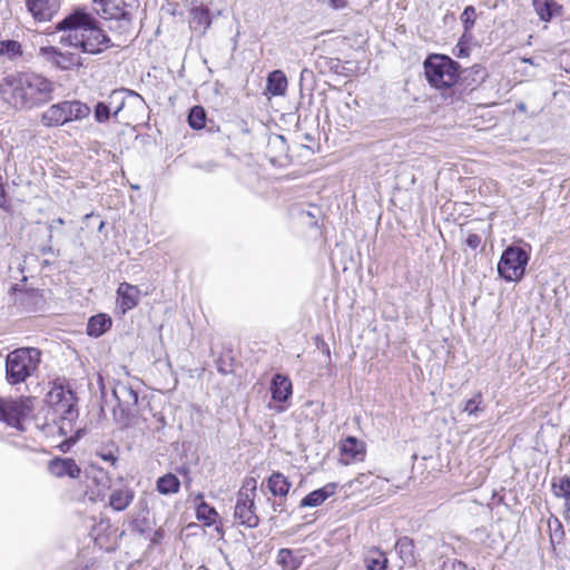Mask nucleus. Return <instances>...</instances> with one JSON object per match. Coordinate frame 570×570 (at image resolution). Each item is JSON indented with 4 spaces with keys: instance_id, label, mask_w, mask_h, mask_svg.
I'll return each mask as SVG.
<instances>
[{
    "instance_id": "20",
    "label": "nucleus",
    "mask_w": 570,
    "mask_h": 570,
    "mask_svg": "<svg viewBox=\"0 0 570 570\" xmlns=\"http://www.w3.org/2000/svg\"><path fill=\"white\" fill-rule=\"evenodd\" d=\"M268 92L273 96H282L287 89V78L282 70H274L267 77Z\"/></svg>"
},
{
    "instance_id": "30",
    "label": "nucleus",
    "mask_w": 570,
    "mask_h": 570,
    "mask_svg": "<svg viewBox=\"0 0 570 570\" xmlns=\"http://www.w3.org/2000/svg\"><path fill=\"white\" fill-rule=\"evenodd\" d=\"M22 56V47L16 40H1L0 41V57H6L9 60H16Z\"/></svg>"
},
{
    "instance_id": "38",
    "label": "nucleus",
    "mask_w": 570,
    "mask_h": 570,
    "mask_svg": "<svg viewBox=\"0 0 570 570\" xmlns=\"http://www.w3.org/2000/svg\"><path fill=\"white\" fill-rule=\"evenodd\" d=\"M95 482L98 485V492L97 495L104 497L105 492L110 488L111 480L110 478L100 471L98 475L94 478Z\"/></svg>"
},
{
    "instance_id": "26",
    "label": "nucleus",
    "mask_w": 570,
    "mask_h": 570,
    "mask_svg": "<svg viewBox=\"0 0 570 570\" xmlns=\"http://www.w3.org/2000/svg\"><path fill=\"white\" fill-rule=\"evenodd\" d=\"M387 562L385 553L379 549L370 550L364 558L367 570H386Z\"/></svg>"
},
{
    "instance_id": "33",
    "label": "nucleus",
    "mask_w": 570,
    "mask_h": 570,
    "mask_svg": "<svg viewBox=\"0 0 570 570\" xmlns=\"http://www.w3.org/2000/svg\"><path fill=\"white\" fill-rule=\"evenodd\" d=\"M196 514L197 519L204 520L207 525L215 523L218 515L216 510L204 501L197 505Z\"/></svg>"
},
{
    "instance_id": "7",
    "label": "nucleus",
    "mask_w": 570,
    "mask_h": 570,
    "mask_svg": "<svg viewBox=\"0 0 570 570\" xmlns=\"http://www.w3.org/2000/svg\"><path fill=\"white\" fill-rule=\"evenodd\" d=\"M117 400V407L114 409V420L121 428H128L137 414L138 394L128 384L118 383L112 390Z\"/></svg>"
},
{
    "instance_id": "17",
    "label": "nucleus",
    "mask_w": 570,
    "mask_h": 570,
    "mask_svg": "<svg viewBox=\"0 0 570 570\" xmlns=\"http://www.w3.org/2000/svg\"><path fill=\"white\" fill-rule=\"evenodd\" d=\"M336 491V484L328 483L325 487L312 491L309 494H307L303 500L301 501V508L306 507H318L321 505L327 498L333 495Z\"/></svg>"
},
{
    "instance_id": "39",
    "label": "nucleus",
    "mask_w": 570,
    "mask_h": 570,
    "mask_svg": "<svg viewBox=\"0 0 570 570\" xmlns=\"http://www.w3.org/2000/svg\"><path fill=\"white\" fill-rule=\"evenodd\" d=\"M465 244L472 248V249H476L480 244H481V237L476 234H469L466 239H465Z\"/></svg>"
},
{
    "instance_id": "29",
    "label": "nucleus",
    "mask_w": 570,
    "mask_h": 570,
    "mask_svg": "<svg viewBox=\"0 0 570 570\" xmlns=\"http://www.w3.org/2000/svg\"><path fill=\"white\" fill-rule=\"evenodd\" d=\"M552 492L556 497L562 498L566 500V505H569L570 502V476L563 475L560 478H554L552 480Z\"/></svg>"
},
{
    "instance_id": "21",
    "label": "nucleus",
    "mask_w": 570,
    "mask_h": 570,
    "mask_svg": "<svg viewBox=\"0 0 570 570\" xmlns=\"http://www.w3.org/2000/svg\"><path fill=\"white\" fill-rule=\"evenodd\" d=\"M136 95V92L126 90V89H116L110 92V95L105 100L108 105L110 111L112 112V117H117L118 114L124 109L126 104V95Z\"/></svg>"
},
{
    "instance_id": "46",
    "label": "nucleus",
    "mask_w": 570,
    "mask_h": 570,
    "mask_svg": "<svg viewBox=\"0 0 570 570\" xmlns=\"http://www.w3.org/2000/svg\"><path fill=\"white\" fill-rule=\"evenodd\" d=\"M518 109H519V110H521V111H524V110H525V105H524V102H520V104L518 105Z\"/></svg>"
},
{
    "instance_id": "37",
    "label": "nucleus",
    "mask_w": 570,
    "mask_h": 570,
    "mask_svg": "<svg viewBox=\"0 0 570 570\" xmlns=\"http://www.w3.org/2000/svg\"><path fill=\"white\" fill-rule=\"evenodd\" d=\"M112 112L110 111L106 101H99L94 110V117L97 122H106L109 120Z\"/></svg>"
},
{
    "instance_id": "8",
    "label": "nucleus",
    "mask_w": 570,
    "mask_h": 570,
    "mask_svg": "<svg viewBox=\"0 0 570 570\" xmlns=\"http://www.w3.org/2000/svg\"><path fill=\"white\" fill-rule=\"evenodd\" d=\"M529 255L520 247L509 246L502 253L498 264L499 275L508 282H515L522 278Z\"/></svg>"
},
{
    "instance_id": "12",
    "label": "nucleus",
    "mask_w": 570,
    "mask_h": 570,
    "mask_svg": "<svg viewBox=\"0 0 570 570\" xmlns=\"http://www.w3.org/2000/svg\"><path fill=\"white\" fill-rule=\"evenodd\" d=\"M140 299V289L129 283H120L117 288V303L122 314L136 307Z\"/></svg>"
},
{
    "instance_id": "41",
    "label": "nucleus",
    "mask_w": 570,
    "mask_h": 570,
    "mask_svg": "<svg viewBox=\"0 0 570 570\" xmlns=\"http://www.w3.org/2000/svg\"><path fill=\"white\" fill-rule=\"evenodd\" d=\"M330 4L333 9H343L347 6V0H330Z\"/></svg>"
},
{
    "instance_id": "2",
    "label": "nucleus",
    "mask_w": 570,
    "mask_h": 570,
    "mask_svg": "<svg viewBox=\"0 0 570 570\" xmlns=\"http://www.w3.org/2000/svg\"><path fill=\"white\" fill-rule=\"evenodd\" d=\"M62 32L59 43L80 49L85 53L98 55L111 47L110 38L97 26L96 19L83 10H75L56 27Z\"/></svg>"
},
{
    "instance_id": "34",
    "label": "nucleus",
    "mask_w": 570,
    "mask_h": 570,
    "mask_svg": "<svg viewBox=\"0 0 570 570\" xmlns=\"http://www.w3.org/2000/svg\"><path fill=\"white\" fill-rule=\"evenodd\" d=\"M188 124L194 129H202L206 124V112L200 106H195L188 115Z\"/></svg>"
},
{
    "instance_id": "15",
    "label": "nucleus",
    "mask_w": 570,
    "mask_h": 570,
    "mask_svg": "<svg viewBox=\"0 0 570 570\" xmlns=\"http://www.w3.org/2000/svg\"><path fill=\"white\" fill-rule=\"evenodd\" d=\"M272 399L276 402H286L292 396V382L282 374H275L271 384Z\"/></svg>"
},
{
    "instance_id": "48",
    "label": "nucleus",
    "mask_w": 570,
    "mask_h": 570,
    "mask_svg": "<svg viewBox=\"0 0 570 570\" xmlns=\"http://www.w3.org/2000/svg\"><path fill=\"white\" fill-rule=\"evenodd\" d=\"M554 523H556V525H557L558 528H561V523L559 522V520H558V519H556V520H554Z\"/></svg>"
},
{
    "instance_id": "18",
    "label": "nucleus",
    "mask_w": 570,
    "mask_h": 570,
    "mask_svg": "<svg viewBox=\"0 0 570 570\" xmlns=\"http://www.w3.org/2000/svg\"><path fill=\"white\" fill-rule=\"evenodd\" d=\"M303 562V556L299 551L282 548L277 552L276 563L283 570H297Z\"/></svg>"
},
{
    "instance_id": "9",
    "label": "nucleus",
    "mask_w": 570,
    "mask_h": 570,
    "mask_svg": "<svg viewBox=\"0 0 570 570\" xmlns=\"http://www.w3.org/2000/svg\"><path fill=\"white\" fill-rule=\"evenodd\" d=\"M255 487L249 490H239L236 497L234 518L236 522L246 528H256L259 518L255 512Z\"/></svg>"
},
{
    "instance_id": "36",
    "label": "nucleus",
    "mask_w": 570,
    "mask_h": 570,
    "mask_svg": "<svg viewBox=\"0 0 570 570\" xmlns=\"http://www.w3.org/2000/svg\"><path fill=\"white\" fill-rule=\"evenodd\" d=\"M482 394L478 392L472 399L468 400L464 404L463 412L469 415L476 416L480 412H483Z\"/></svg>"
},
{
    "instance_id": "47",
    "label": "nucleus",
    "mask_w": 570,
    "mask_h": 570,
    "mask_svg": "<svg viewBox=\"0 0 570 570\" xmlns=\"http://www.w3.org/2000/svg\"><path fill=\"white\" fill-rule=\"evenodd\" d=\"M55 222H56L57 224H59V225H63V224H65V219H63V218H61V217L57 218Z\"/></svg>"
},
{
    "instance_id": "14",
    "label": "nucleus",
    "mask_w": 570,
    "mask_h": 570,
    "mask_svg": "<svg viewBox=\"0 0 570 570\" xmlns=\"http://www.w3.org/2000/svg\"><path fill=\"white\" fill-rule=\"evenodd\" d=\"M48 469L49 472L57 478L69 476L71 479H77L80 476L81 473V469L78 466L75 460L70 458L52 459L49 462Z\"/></svg>"
},
{
    "instance_id": "16",
    "label": "nucleus",
    "mask_w": 570,
    "mask_h": 570,
    "mask_svg": "<svg viewBox=\"0 0 570 570\" xmlns=\"http://www.w3.org/2000/svg\"><path fill=\"white\" fill-rule=\"evenodd\" d=\"M134 498L135 493L130 488L116 489L109 495V505L112 510L120 512L131 504Z\"/></svg>"
},
{
    "instance_id": "3",
    "label": "nucleus",
    "mask_w": 570,
    "mask_h": 570,
    "mask_svg": "<svg viewBox=\"0 0 570 570\" xmlns=\"http://www.w3.org/2000/svg\"><path fill=\"white\" fill-rule=\"evenodd\" d=\"M41 351L36 347H19L6 357V381L10 385L26 382L39 370Z\"/></svg>"
},
{
    "instance_id": "23",
    "label": "nucleus",
    "mask_w": 570,
    "mask_h": 570,
    "mask_svg": "<svg viewBox=\"0 0 570 570\" xmlns=\"http://www.w3.org/2000/svg\"><path fill=\"white\" fill-rule=\"evenodd\" d=\"M111 326V318L105 314H98L89 318L87 333L90 336L98 337Z\"/></svg>"
},
{
    "instance_id": "27",
    "label": "nucleus",
    "mask_w": 570,
    "mask_h": 570,
    "mask_svg": "<svg viewBox=\"0 0 570 570\" xmlns=\"http://www.w3.org/2000/svg\"><path fill=\"white\" fill-rule=\"evenodd\" d=\"M533 9L542 21H549L559 10L554 0H533Z\"/></svg>"
},
{
    "instance_id": "4",
    "label": "nucleus",
    "mask_w": 570,
    "mask_h": 570,
    "mask_svg": "<svg viewBox=\"0 0 570 570\" xmlns=\"http://www.w3.org/2000/svg\"><path fill=\"white\" fill-rule=\"evenodd\" d=\"M95 11L109 22V29L119 35L128 33L132 27L136 0H94Z\"/></svg>"
},
{
    "instance_id": "32",
    "label": "nucleus",
    "mask_w": 570,
    "mask_h": 570,
    "mask_svg": "<svg viewBox=\"0 0 570 570\" xmlns=\"http://www.w3.org/2000/svg\"><path fill=\"white\" fill-rule=\"evenodd\" d=\"M191 23L196 24L195 28H203L206 30L210 26V18L208 9L197 7L191 10Z\"/></svg>"
},
{
    "instance_id": "40",
    "label": "nucleus",
    "mask_w": 570,
    "mask_h": 570,
    "mask_svg": "<svg viewBox=\"0 0 570 570\" xmlns=\"http://www.w3.org/2000/svg\"><path fill=\"white\" fill-rule=\"evenodd\" d=\"M99 456L104 460V461H107V462H110L112 465L117 462V456L111 452H100L99 453Z\"/></svg>"
},
{
    "instance_id": "11",
    "label": "nucleus",
    "mask_w": 570,
    "mask_h": 570,
    "mask_svg": "<svg viewBox=\"0 0 570 570\" xmlns=\"http://www.w3.org/2000/svg\"><path fill=\"white\" fill-rule=\"evenodd\" d=\"M26 4L32 17L40 22L50 21L59 11V0H26Z\"/></svg>"
},
{
    "instance_id": "5",
    "label": "nucleus",
    "mask_w": 570,
    "mask_h": 570,
    "mask_svg": "<svg viewBox=\"0 0 570 570\" xmlns=\"http://www.w3.org/2000/svg\"><path fill=\"white\" fill-rule=\"evenodd\" d=\"M47 402L53 411V421L60 422V431L68 434L78 419L77 397L69 386L53 384L47 395Z\"/></svg>"
},
{
    "instance_id": "28",
    "label": "nucleus",
    "mask_w": 570,
    "mask_h": 570,
    "mask_svg": "<svg viewBox=\"0 0 570 570\" xmlns=\"http://www.w3.org/2000/svg\"><path fill=\"white\" fill-rule=\"evenodd\" d=\"M83 66L80 55L75 52H60L56 68L60 70H71Z\"/></svg>"
},
{
    "instance_id": "6",
    "label": "nucleus",
    "mask_w": 570,
    "mask_h": 570,
    "mask_svg": "<svg viewBox=\"0 0 570 570\" xmlns=\"http://www.w3.org/2000/svg\"><path fill=\"white\" fill-rule=\"evenodd\" d=\"M459 63L444 55H431L424 61L428 81L435 88H450L459 79Z\"/></svg>"
},
{
    "instance_id": "22",
    "label": "nucleus",
    "mask_w": 570,
    "mask_h": 570,
    "mask_svg": "<svg viewBox=\"0 0 570 570\" xmlns=\"http://www.w3.org/2000/svg\"><path fill=\"white\" fill-rule=\"evenodd\" d=\"M68 122L80 121L89 117L91 109L90 107L80 100H66Z\"/></svg>"
},
{
    "instance_id": "35",
    "label": "nucleus",
    "mask_w": 570,
    "mask_h": 570,
    "mask_svg": "<svg viewBox=\"0 0 570 570\" xmlns=\"http://www.w3.org/2000/svg\"><path fill=\"white\" fill-rule=\"evenodd\" d=\"M60 52L61 50L53 46H43L39 48V56L52 67L57 66Z\"/></svg>"
},
{
    "instance_id": "43",
    "label": "nucleus",
    "mask_w": 570,
    "mask_h": 570,
    "mask_svg": "<svg viewBox=\"0 0 570 570\" xmlns=\"http://www.w3.org/2000/svg\"><path fill=\"white\" fill-rule=\"evenodd\" d=\"M474 8L470 6L464 9L463 16H465L466 19H469V17H471V14H474ZM465 22H468V20H465Z\"/></svg>"
},
{
    "instance_id": "24",
    "label": "nucleus",
    "mask_w": 570,
    "mask_h": 570,
    "mask_svg": "<svg viewBox=\"0 0 570 570\" xmlns=\"http://www.w3.org/2000/svg\"><path fill=\"white\" fill-rule=\"evenodd\" d=\"M341 451L351 460H363L364 456L363 443L353 436H348L342 442Z\"/></svg>"
},
{
    "instance_id": "1",
    "label": "nucleus",
    "mask_w": 570,
    "mask_h": 570,
    "mask_svg": "<svg viewBox=\"0 0 570 570\" xmlns=\"http://www.w3.org/2000/svg\"><path fill=\"white\" fill-rule=\"evenodd\" d=\"M55 82L41 73L19 71L0 80L1 99L16 110H30L52 100Z\"/></svg>"
},
{
    "instance_id": "13",
    "label": "nucleus",
    "mask_w": 570,
    "mask_h": 570,
    "mask_svg": "<svg viewBox=\"0 0 570 570\" xmlns=\"http://www.w3.org/2000/svg\"><path fill=\"white\" fill-rule=\"evenodd\" d=\"M41 124L45 127H59L68 122L67 101L51 105L41 114Z\"/></svg>"
},
{
    "instance_id": "19",
    "label": "nucleus",
    "mask_w": 570,
    "mask_h": 570,
    "mask_svg": "<svg viewBox=\"0 0 570 570\" xmlns=\"http://www.w3.org/2000/svg\"><path fill=\"white\" fill-rule=\"evenodd\" d=\"M292 483L281 472H274L267 480V488L274 497L284 498L288 494Z\"/></svg>"
},
{
    "instance_id": "42",
    "label": "nucleus",
    "mask_w": 570,
    "mask_h": 570,
    "mask_svg": "<svg viewBox=\"0 0 570 570\" xmlns=\"http://www.w3.org/2000/svg\"><path fill=\"white\" fill-rule=\"evenodd\" d=\"M253 482H254V487L256 488V480L254 478H246L245 479V484H244V487L240 490L253 489Z\"/></svg>"
},
{
    "instance_id": "10",
    "label": "nucleus",
    "mask_w": 570,
    "mask_h": 570,
    "mask_svg": "<svg viewBox=\"0 0 570 570\" xmlns=\"http://www.w3.org/2000/svg\"><path fill=\"white\" fill-rule=\"evenodd\" d=\"M30 411L28 401L0 397V421L9 426L21 429V422Z\"/></svg>"
},
{
    "instance_id": "44",
    "label": "nucleus",
    "mask_w": 570,
    "mask_h": 570,
    "mask_svg": "<svg viewBox=\"0 0 570 570\" xmlns=\"http://www.w3.org/2000/svg\"><path fill=\"white\" fill-rule=\"evenodd\" d=\"M522 61L532 66H538L532 58H522Z\"/></svg>"
},
{
    "instance_id": "45",
    "label": "nucleus",
    "mask_w": 570,
    "mask_h": 570,
    "mask_svg": "<svg viewBox=\"0 0 570 570\" xmlns=\"http://www.w3.org/2000/svg\"><path fill=\"white\" fill-rule=\"evenodd\" d=\"M138 505L141 508V509H147V501L146 500H139L138 501Z\"/></svg>"
},
{
    "instance_id": "25",
    "label": "nucleus",
    "mask_w": 570,
    "mask_h": 570,
    "mask_svg": "<svg viewBox=\"0 0 570 570\" xmlns=\"http://www.w3.org/2000/svg\"><path fill=\"white\" fill-rule=\"evenodd\" d=\"M179 488L180 481L173 473L160 476L156 482L157 491L164 495L175 494L179 491Z\"/></svg>"
},
{
    "instance_id": "31",
    "label": "nucleus",
    "mask_w": 570,
    "mask_h": 570,
    "mask_svg": "<svg viewBox=\"0 0 570 570\" xmlns=\"http://www.w3.org/2000/svg\"><path fill=\"white\" fill-rule=\"evenodd\" d=\"M413 541L409 539L407 537H403L399 539L395 543V550L400 554L401 559L405 563H412L414 562V553H413Z\"/></svg>"
}]
</instances>
